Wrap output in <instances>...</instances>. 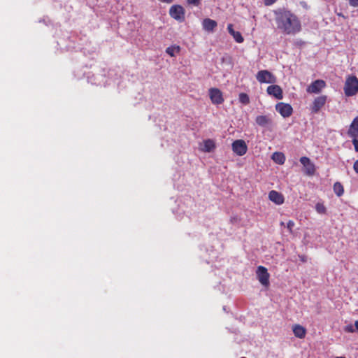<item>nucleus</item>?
<instances>
[{
  "instance_id": "1",
  "label": "nucleus",
  "mask_w": 358,
  "mask_h": 358,
  "mask_svg": "<svg viewBox=\"0 0 358 358\" xmlns=\"http://www.w3.org/2000/svg\"><path fill=\"white\" fill-rule=\"evenodd\" d=\"M277 28L283 34L294 35L301 31V22L290 10L278 8L273 11Z\"/></svg>"
},
{
  "instance_id": "2",
  "label": "nucleus",
  "mask_w": 358,
  "mask_h": 358,
  "mask_svg": "<svg viewBox=\"0 0 358 358\" xmlns=\"http://www.w3.org/2000/svg\"><path fill=\"white\" fill-rule=\"evenodd\" d=\"M256 273L259 282L265 287H268L270 275L268 273L267 268L263 266H259Z\"/></svg>"
},
{
  "instance_id": "3",
  "label": "nucleus",
  "mask_w": 358,
  "mask_h": 358,
  "mask_svg": "<svg viewBox=\"0 0 358 358\" xmlns=\"http://www.w3.org/2000/svg\"><path fill=\"white\" fill-rule=\"evenodd\" d=\"M327 100V96L325 95L316 97L313 100V103L310 108L311 113L314 114L318 113L321 108L325 105Z\"/></svg>"
},
{
  "instance_id": "4",
  "label": "nucleus",
  "mask_w": 358,
  "mask_h": 358,
  "mask_svg": "<svg viewBox=\"0 0 358 358\" xmlns=\"http://www.w3.org/2000/svg\"><path fill=\"white\" fill-rule=\"evenodd\" d=\"M170 15L176 20L182 22L185 19V10L179 5L172 6L169 10Z\"/></svg>"
},
{
  "instance_id": "5",
  "label": "nucleus",
  "mask_w": 358,
  "mask_h": 358,
  "mask_svg": "<svg viewBox=\"0 0 358 358\" xmlns=\"http://www.w3.org/2000/svg\"><path fill=\"white\" fill-rule=\"evenodd\" d=\"M233 151L238 156L244 155L248 150V147L243 140H236L232 143Z\"/></svg>"
},
{
  "instance_id": "6",
  "label": "nucleus",
  "mask_w": 358,
  "mask_h": 358,
  "mask_svg": "<svg viewBox=\"0 0 358 358\" xmlns=\"http://www.w3.org/2000/svg\"><path fill=\"white\" fill-rule=\"evenodd\" d=\"M257 79L260 83H274L276 81L274 76L266 70L260 71L257 75Z\"/></svg>"
},
{
  "instance_id": "7",
  "label": "nucleus",
  "mask_w": 358,
  "mask_h": 358,
  "mask_svg": "<svg viewBox=\"0 0 358 358\" xmlns=\"http://www.w3.org/2000/svg\"><path fill=\"white\" fill-rule=\"evenodd\" d=\"M275 110L284 117H289L292 113V108L288 103H278L275 106Z\"/></svg>"
},
{
  "instance_id": "8",
  "label": "nucleus",
  "mask_w": 358,
  "mask_h": 358,
  "mask_svg": "<svg viewBox=\"0 0 358 358\" xmlns=\"http://www.w3.org/2000/svg\"><path fill=\"white\" fill-rule=\"evenodd\" d=\"M300 162L305 168V172L308 176L314 175L315 172V164L310 161L307 157H301L300 158Z\"/></svg>"
},
{
  "instance_id": "9",
  "label": "nucleus",
  "mask_w": 358,
  "mask_h": 358,
  "mask_svg": "<svg viewBox=\"0 0 358 358\" xmlns=\"http://www.w3.org/2000/svg\"><path fill=\"white\" fill-rule=\"evenodd\" d=\"M348 136L352 138H358V116L354 118L348 130Z\"/></svg>"
},
{
  "instance_id": "10",
  "label": "nucleus",
  "mask_w": 358,
  "mask_h": 358,
  "mask_svg": "<svg viewBox=\"0 0 358 358\" xmlns=\"http://www.w3.org/2000/svg\"><path fill=\"white\" fill-rule=\"evenodd\" d=\"M269 199L278 205L282 204L284 203L283 195L275 190H272L268 194Z\"/></svg>"
},
{
  "instance_id": "11",
  "label": "nucleus",
  "mask_w": 358,
  "mask_h": 358,
  "mask_svg": "<svg viewBox=\"0 0 358 358\" xmlns=\"http://www.w3.org/2000/svg\"><path fill=\"white\" fill-rule=\"evenodd\" d=\"M344 90H358V79L355 76H349L345 81Z\"/></svg>"
},
{
  "instance_id": "12",
  "label": "nucleus",
  "mask_w": 358,
  "mask_h": 358,
  "mask_svg": "<svg viewBox=\"0 0 358 358\" xmlns=\"http://www.w3.org/2000/svg\"><path fill=\"white\" fill-rule=\"evenodd\" d=\"M294 336L299 338H304L306 335V329L300 324H294L292 327Z\"/></svg>"
},
{
  "instance_id": "13",
  "label": "nucleus",
  "mask_w": 358,
  "mask_h": 358,
  "mask_svg": "<svg viewBox=\"0 0 358 358\" xmlns=\"http://www.w3.org/2000/svg\"><path fill=\"white\" fill-rule=\"evenodd\" d=\"M210 98L215 104H220L224 101L222 91H210Z\"/></svg>"
},
{
  "instance_id": "14",
  "label": "nucleus",
  "mask_w": 358,
  "mask_h": 358,
  "mask_svg": "<svg viewBox=\"0 0 358 358\" xmlns=\"http://www.w3.org/2000/svg\"><path fill=\"white\" fill-rule=\"evenodd\" d=\"M202 26L204 30L207 31H213L217 27V22L210 18H206L202 22Z\"/></svg>"
},
{
  "instance_id": "15",
  "label": "nucleus",
  "mask_w": 358,
  "mask_h": 358,
  "mask_svg": "<svg viewBox=\"0 0 358 358\" xmlns=\"http://www.w3.org/2000/svg\"><path fill=\"white\" fill-rule=\"evenodd\" d=\"M255 122L260 127H266L272 122L268 115H258L255 119Z\"/></svg>"
},
{
  "instance_id": "16",
  "label": "nucleus",
  "mask_w": 358,
  "mask_h": 358,
  "mask_svg": "<svg viewBox=\"0 0 358 358\" xmlns=\"http://www.w3.org/2000/svg\"><path fill=\"white\" fill-rule=\"evenodd\" d=\"M215 148V142L211 139L205 140L203 143V148L201 150L205 152H210Z\"/></svg>"
},
{
  "instance_id": "17",
  "label": "nucleus",
  "mask_w": 358,
  "mask_h": 358,
  "mask_svg": "<svg viewBox=\"0 0 358 358\" xmlns=\"http://www.w3.org/2000/svg\"><path fill=\"white\" fill-rule=\"evenodd\" d=\"M271 158L276 164L280 165H282L285 162V156L282 152H275Z\"/></svg>"
},
{
  "instance_id": "18",
  "label": "nucleus",
  "mask_w": 358,
  "mask_h": 358,
  "mask_svg": "<svg viewBox=\"0 0 358 358\" xmlns=\"http://www.w3.org/2000/svg\"><path fill=\"white\" fill-rule=\"evenodd\" d=\"M326 87V83L323 80H317L313 82L308 88V90H322Z\"/></svg>"
},
{
  "instance_id": "19",
  "label": "nucleus",
  "mask_w": 358,
  "mask_h": 358,
  "mask_svg": "<svg viewBox=\"0 0 358 358\" xmlns=\"http://www.w3.org/2000/svg\"><path fill=\"white\" fill-rule=\"evenodd\" d=\"M334 193L338 196H341L344 193V188L343 185L339 182H336L333 187Z\"/></svg>"
},
{
  "instance_id": "20",
  "label": "nucleus",
  "mask_w": 358,
  "mask_h": 358,
  "mask_svg": "<svg viewBox=\"0 0 358 358\" xmlns=\"http://www.w3.org/2000/svg\"><path fill=\"white\" fill-rule=\"evenodd\" d=\"M179 51L180 47L176 45L168 47L166 50V52L171 57H174L176 53L179 52Z\"/></svg>"
},
{
  "instance_id": "21",
  "label": "nucleus",
  "mask_w": 358,
  "mask_h": 358,
  "mask_svg": "<svg viewBox=\"0 0 358 358\" xmlns=\"http://www.w3.org/2000/svg\"><path fill=\"white\" fill-rule=\"evenodd\" d=\"M315 210L320 214H326L327 213V208L323 203H317L315 205Z\"/></svg>"
},
{
  "instance_id": "22",
  "label": "nucleus",
  "mask_w": 358,
  "mask_h": 358,
  "mask_svg": "<svg viewBox=\"0 0 358 358\" xmlns=\"http://www.w3.org/2000/svg\"><path fill=\"white\" fill-rule=\"evenodd\" d=\"M231 36H233L234 40L238 43H243L244 41L243 37L242 36L241 34L239 31H233Z\"/></svg>"
},
{
  "instance_id": "23",
  "label": "nucleus",
  "mask_w": 358,
  "mask_h": 358,
  "mask_svg": "<svg viewBox=\"0 0 358 358\" xmlns=\"http://www.w3.org/2000/svg\"><path fill=\"white\" fill-rule=\"evenodd\" d=\"M239 101L243 104H248L250 102V99L247 94L241 93L239 94Z\"/></svg>"
},
{
  "instance_id": "24",
  "label": "nucleus",
  "mask_w": 358,
  "mask_h": 358,
  "mask_svg": "<svg viewBox=\"0 0 358 358\" xmlns=\"http://www.w3.org/2000/svg\"><path fill=\"white\" fill-rule=\"evenodd\" d=\"M271 95H273L278 99H282V91H267Z\"/></svg>"
},
{
  "instance_id": "25",
  "label": "nucleus",
  "mask_w": 358,
  "mask_h": 358,
  "mask_svg": "<svg viewBox=\"0 0 358 358\" xmlns=\"http://www.w3.org/2000/svg\"><path fill=\"white\" fill-rule=\"evenodd\" d=\"M352 143L354 145L355 150L356 152H358V138H352Z\"/></svg>"
},
{
  "instance_id": "26",
  "label": "nucleus",
  "mask_w": 358,
  "mask_h": 358,
  "mask_svg": "<svg viewBox=\"0 0 358 358\" xmlns=\"http://www.w3.org/2000/svg\"><path fill=\"white\" fill-rule=\"evenodd\" d=\"M294 226V222L292 220H289L287 224V227L289 230L290 232L292 231V228Z\"/></svg>"
},
{
  "instance_id": "27",
  "label": "nucleus",
  "mask_w": 358,
  "mask_h": 358,
  "mask_svg": "<svg viewBox=\"0 0 358 358\" xmlns=\"http://www.w3.org/2000/svg\"><path fill=\"white\" fill-rule=\"evenodd\" d=\"M349 1V4L352 7L358 6V0H348Z\"/></svg>"
},
{
  "instance_id": "28",
  "label": "nucleus",
  "mask_w": 358,
  "mask_h": 358,
  "mask_svg": "<svg viewBox=\"0 0 358 358\" xmlns=\"http://www.w3.org/2000/svg\"><path fill=\"white\" fill-rule=\"evenodd\" d=\"M358 91H345L346 96H352L357 94Z\"/></svg>"
},
{
  "instance_id": "29",
  "label": "nucleus",
  "mask_w": 358,
  "mask_h": 358,
  "mask_svg": "<svg viewBox=\"0 0 358 358\" xmlns=\"http://www.w3.org/2000/svg\"><path fill=\"white\" fill-rule=\"evenodd\" d=\"M188 3L194 6H198L200 3V0H187Z\"/></svg>"
},
{
  "instance_id": "30",
  "label": "nucleus",
  "mask_w": 358,
  "mask_h": 358,
  "mask_svg": "<svg viewBox=\"0 0 358 358\" xmlns=\"http://www.w3.org/2000/svg\"><path fill=\"white\" fill-rule=\"evenodd\" d=\"M268 90H281L280 87L278 85H271L267 87Z\"/></svg>"
},
{
  "instance_id": "31",
  "label": "nucleus",
  "mask_w": 358,
  "mask_h": 358,
  "mask_svg": "<svg viewBox=\"0 0 358 358\" xmlns=\"http://www.w3.org/2000/svg\"><path fill=\"white\" fill-rule=\"evenodd\" d=\"M345 331L348 332H354L355 331L354 328L352 325L346 326Z\"/></svg>"
},
{
  "instance_id": "32",
  "label": "nucleus",
  "mask_w": 358,
  "mask_h": 358,
  "mask_svg": "<svg viewBox=\"0 0 358 358\" xmlns=\"http://www.w3.org/2000/svg\"><path fill=\"white\" fill-rule=\"evenodd\" d=\"M227 29L231 35L233 34V31H235L233 29V25L231 24H228Z\"/></svg>"
},
{
  "instance_id": "33",
  "label": "nucleus",
  "mask_w": 358,
  "mask_h": 358,
  "mask_svg": "<svg viewBox=\"0 0 358 358\" xmlns=\"http://www.w3.org/2000/svg\"><path fill=\"white\" fill-rule=\"evenodd\" d=\"M277 0H264V3L266 6H270L275 3Z\"/></svg>"
},
{
  "instance_id": "34",
  "label": "nucleus",
  "mask_w": 358,
  "mask_h": 358,
  "mask_svg": "<svg viewBox=\"0 0 358 358\" xmlns=\"http://www.w3.org/2000/svg\"><path fill=\"white\" fill-rule=\"evenodd\" d=\"M353 169H354L355 171L357 173H358V159L355 162L354 165H353Z\"/></svg>"
},
{
  "instance_id": "35",
  "label": "nucleus",
  "mask_w": 358,
  "mask_h": 358,
  "mask_svg": "<svg viewBox=\"0 0 358 358\" xmlns=\"http://www.w3.org/2000/svg\"><path fill=\"white\" fill-rule=\"evenodd\" d=\"M239 220L236 217H231L230 221L231 223L237 222Z\"/></svg>"
},
{
  "instance_id": "36",
  "label": "nucleus",
  "mask_w": 358,
  "mask_h": 358,
  "mask_svg": "<svg viewBox=\"0 0 358 358\" xmlns=\"http://www.w3.org/2000/svg\"><path fill=\"white\" fill-rule=\"evenodd\" d=\"M335 358H345V357H336Z\"/></svg>"
},
{
  "instance_id": "37",
  "label": "nucleus",
  "mask_w": 358,
  "mask_h": 358,
  "mask_svg": "<svg viewBox=\"0 0 358 358\" xmlns=\"http://www.w3.org/2000/svg\"><path fill=\"white\" fill-rule=\"evenodd\" d=\"M312 92H319L320 91H315V90H313Z\"/></svg>"
},
{
  "instance_id": "38",
  "label": "nucleus",
  "mask_w": 358,
  "mask_h": 358,
  "mask_svg": "<svg viewBox=\"0 0 358 358\" xmlns=\"http://www.w3.org/2000/svg\"><path fill=\"white\" fill-rule=\"evenodd\" d=\"M210 90H217V89L216 88H210Z\"/></svg>"
},
{
  "instance_id": "39",
  "label": "nucleus",
  "mask_w": 358,
  "mask_h": 358,
  "mask_svg": "<svg viewBox=\"0 0 358 358\" xmlns=\"http://www.w3.org/2000/svg\"><path fill=\"white\" fill-rule=\"evenodd\" d=\"M241 358H246V357H241Z\"/></svg>"
}]
</instances>
